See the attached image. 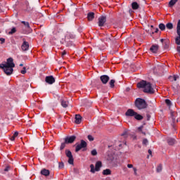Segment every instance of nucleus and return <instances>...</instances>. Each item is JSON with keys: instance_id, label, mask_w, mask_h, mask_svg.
Here are the masks:
<instances>
[{"instance_id": "nucleus-1", "label": "nucleus", "mask_w": 180, "mask_h": 180, "mask_svg": "<svg viewBox=\"0 0 180 180\" xmlns=\"http://www.w3.org/2000/svg\"><path fill=\"white\" fill-rule=\"evenodd\" d=\"M0 68L4 70V72L6 75H11L13 72V68H15V63H13V58H8L6 63L0 64Z\"/></svg>"}, {"instance_id": "nucleus-2", "label": "nucleus", "mask_w": 180, "mask_h": 180, "mask_svg": "<svg viewBox=\"0 0 180 180\" xmlns=\"http://www.w3.org/2000/svg\"><path fill=\"white\" fill-rule=\"evenodd\" d=\"M137 88H143V92L145 94H150V95H153V94L155 92L151 86V83L144 80H142L137 84Z\"/></svg>"}, {"instance_id": "nucleus-3", "label": "nucleus", "mask_w": 180, "mask_h": 180, "mask_svg": "<svg viewBox=\"0 0 180 180\" xmlns=\"http://www.w3.org/2000/svg\"><path fill=\"white\" fill-rule=\"evenodd\" d=\"M135 108H138L139 110H143V109H147L148 104L144 98H138L134 102Z\"/></svg>"}, {"instance_id": "nucleus-4", "label": "nucleus", "mask_w": 180, "mask_h": 180, "mask_svg": "<svg viewBox=\"0 0 180 180\" xmlns=\"http://www.w3.org/2000/svg\"><path fill=\"white\" fill-rule=\"evenodd\" d=\"M86 147H88V143H86V141H84V139H82L80 143L76 144L75 153H78V151L82 149L83 151H86Z\"/></svg>"}, {"instance_id": "nucleus-5", "label": "nucleus", "mask_w": 180, "mask_h": 180, "mask_svg": "<svg viewBox=\"0 0 180 180\" xmlns=\"http://www.w3.org/2000/svg\"><path fill=\"white\" fill-rule=\"evenodd\" d=\"M90 172L92 174H95V172H98L101 171V168H102V162L98 161L96 162V167L94 165V164H91L90 165Z\"/></svg>"}, {"instance_id": "nucleus-6", "label": "nucleus", "mask_w": 180, "mask_h": 180, "mask_svg": "<svg viewBox=\"0 0 180 180\" xmlns=\"http://www.w3.org/2000/svg\"><path fill=\"white\" fill-rule=\"evenodd\" d=\"M65 153L66 157L68 158V164H70V165H74V157L72 156V153H71L70 150H65Z\"/></svg>"}, {"instance_id": "nucleus-7", "label": "nucleus", "mask_w": 180, "mask_h": 180, "mask_svg": "<svg viewBox=\"0 0 180 180\" xmlns=\"http://www.w3.org/2000/svg\"><path fill=\"white\" fill-rule=\"evenodd\" d=\"M176 29H177L176 33L179 37L176 38L175 41H176V44H177L178 46H180V20H179L177 22Z\"/></svg>"}, {"instance_id": "nucleus-8", "label": "nucleus", "mask_w": 180, "mask_h": 180, "mask_svg": "<svg viewBox=\"0 0 180 180\" xmlns=\"http://www.w3.org/2000/svg\"><path fill=\"white\" fill-rule=\"evenodd\" d=\"M77 140V136H67L65 138V141L67 144H72Z\"/></svg>"}, {"instance_id": "nucleus-9", "label": "nucleus", "mask_w": 180, "mask_h": 180, "mask_svg": "<svg viewBox=\"0 0 180 180\" xmlns=\"http://www.w3.org/2000/svg\"><path fill=\"white\" fill-rule=\"evenodd\" d=\"M105 23H106V16L101 15L100 18H98V26L102 27L105 25Z\"/></svg>"}, {"instance_id": "nucleus-10", "label": "nucleus", "mask_w": 180, "mask_h": 180, "mask_svg": "<svg viewBox=\"0 0 180 180\" xmlns=\"http://www.w3.org/2000/svg\"><path fill=\"white\" fill-rule=\"evenodd\" d=\"M135 115H137V112L133 109H128L125 112V116L127 117H133Z\"/></svg>"}, {"instance_id": "nucleus-11", "label": "nucleus", "mask_w": 180, "mask_h": 180, "mask_svg": "<svg viewBox=\"0 0 180 180\" xmlns=\"http://www.w3.org/2000/svg\"><path fill=\"white\" fill-rule=\"evenodd\" d=\"M70 39H71L72 40L73 39H75V34H74L73 33H72L70 32H67L66 35L65 37V41L68 43V40H70Z\"/></svg>"}, {"instance_id": "nucleus-12", "label": "nucleus", "mask_w": 180, "mask_h": 180, "mask_svg": "<svg viewBox=\"0 0 180 180\" xmlns=\"http://www.w3.org/2000/svg\"><path fill=\"white\" fill-rule=\"evenodd\" d=\"M45 81L47 84H49L50 85L54 84L56 82V79H54V77L53 76H47L45 78Z\"/></svg>"}, {"instance_id": "nucleus-13", "label": "nucleus", "mask_w": 180, "mask_h": 180, "mask_svg": "<svg viewBox=\"0 0 180 180\" xmlns=\"http://www.w3.org/2000/svg\"><path fill=\"white\" fill-rule=\"evenodd\" d=\"M100 79L101 82L105 85L109 82L110 77L108 75H102L100 77Z\"/></svg>"}, {"instance_id": "nucleus-14", "label": "nucleus", "mask_w": 180, "mask_h": 180, "mask_svg": "<svg viewBox=\"0 0 180 180\" xmlns=\"http://www.w3.org/2000/svg\"><path fill=\"white\" fill-rule=\"evenodd\" d=\"M116 39L112 36V34H106L105 41H110V43H115Z\"/></svg>"}, {"instance_id": "nucleus-15", "label": "nucleus", "mask_w": 180, "mask_h": 180, "mask_svg": "<svg viewBox=\"0 0 180 180\" xmlns=\"http://www.w3.org/2000/svg\"><path fill=\"white\" fill-rule=\"evenodd\" d=\"M24 41L21 46V49L23 51H27L29 50V42L26 41L25 39H23Z\"/></svg>"}, {"instance_id": "nucleus-16", "label": "nucleus", "mask_w": 180, "mask_h": 180, "mask_svg": "<svg viewBox=\"0 0 180 180\" xmlns=\"http://www.w3.org/2000/svg\"><path fill=\"white\" fill-rule=\"evenodd\" d=\"M75 123H76V124H79L82 122V117H81L79 114H77L75 115Z\"/></svg>"}, {"instance_id": "nucleus-17", "label": "nucleus", "mask_w": 180, "mask_h": 180, "mask_svg": "<svg viewBox=\"0 0 180 180\" xmlns=\"http://www.w3.org/2000/svg\"><path fill=\"white\" fill-rule=\"evenodd\" d=\"M158 49H160V46L158 45H152L151 47L150 48V50L152 53H154L156 54L158 51Z\"/></svg>"}, {"instance_id": "nucleus-18", "label": "nucleus", "mask_w": 180, "mask_h": 180, "mask_svg": "<svg viewBox=\"0 0 180 180\" xmlns=\"http://www.w3.org/2000/svg\"><path fill=\"white\" fill-rule=\"evenodd\" d=\"M95 18V13L94 12H90L87 13V19L89 22L94 20Z\"/></svg>"}, {"instance_id": "nucleus-19", "label": "nucleus", "mask_w": 180, "mask_h": 180, "mask_svg": "<svg viewBox=\"0 0 180 180\" xmlns=\"http://www.w3.org/2000/svg\"><path fill=\"white\" fill-rule=\"evenodd\" d=\"M41 174L44 175V176H49V175H50V170L47 169H42L41 171Z\"/></svg>"}, {"instance_id": "nucleus-20", "label": "nucleus", "mask_w": 180, "mask_h": 180, "mask_svg": "<svg viewBox=\"0 0 180 180\" xmlns=\"http://www.w3.org/2000/svg\"><path fill=\"white\" fill-rule=\"evenodd\" d=\"M25 6H26V8L25 9V11L26 12H32V11H33V8L30 7L28 1H25Z\"/></svg>"}, {"instance_id": "nucleus-21", "label": "nucleus", "mask_w": 180, "mask_h": 180, "mask_svg": "<svg viewBox=\"0 0 180 180\" xmlns=\"http://www.w3.org/2000/svg\"><path fill=\"white\" fill-rule=\"evenodd\" d=\"M131 8H132V9L136 11V10L139 9V8H140V6L139 5V4L137 2L134 1L131 4Z\"/></svg>"}, {"instance_id": "nucleus-22", "label": "nucleus", "mask_w": 180, "mask_h": 180, "mask_svg": "<svg viewBox=\"0 0 180 180\" xmlns=\"http://www.w3.org/2000/svg\"><path fill=\"white\" fill-rule=\"evenodd\" d=\"M60 103H61V106H63V108H68V101L62 98L60 99Z\"/></svg>"}, {"instance_id": "nucleus-23", "label": "nucleus", "mask_w": 180, "mask_h": 180, "mask_svg": "<svg viewBox=\"0 0 180 180\" xmlns=\"http://www.w3.org/2000/svg\"><path fill=\"white\" fill-rule=\"evenodd\" d=\"M178 78H179V76H178V75H174V76H169V79L172 82H174V81H176V79H178Z\"/></svg>"}, {"instance_id": "nucleus-24", "label": "nucleus", "mask_w": 180, "mask_h": 180, "mask_svg": "<svg viewBox=\"0 0 180 180\" xmlns=\"http://www.w3.org/2000/svg\"><path fill=\"white\" fill-rule=\"evenodd\" d=\"M178 2V0H170L169 2V8H172L175 4Z\"/></svg>"}, {"instance_id": "nucleus-25", "label": "nucleus", "mask_w": 180, "mask_h": 180, "mask_svg": "<svg viewBox=\"0 0 180 180\" xmlns=\"http://www.w3.org/2000/svg\"><path fill=\"white\" fill-rule=\"evenodd\" d=\"M166 28L169 29V30H172V29H174V25L172 22H168L166 24Z\"/></svg>"}, {"instance_id": "nucleus-26", "label": "nucleus", "mask_w": 180, "mask_h": 180, "mask_svg": "<svg viewBox=\"0 0 180 180\" xmlns=\"http://www.w3.org/2000/svg\"><path fill=\"white\" fill-rule=\"evenodd\" d=\"M136 120H143V117L141 115L136 112V115L134 117Z\"/></svg>"}, {"instance_id": "nucleus-27", "label": "nucleus", "mask_w": 180, "mask_h": 180, "mask_svg": "<svg viewBox=\"0 0 180 180\" xmlns=\"http://www.w3.org/2000/svg\"><path fill=\"white\" fill-rule=\"evenodd\" d=\"M167 143H168L169 146H174L175 144V139H167Z\"/></svg>"}, {"instance_id": "nucleus-28", "label": "nucleus", "mask_w": 180, "mask_h": 180, "mask_svg": "<svg viewBox=\"0 0 180 180\" xmlns=\"http://www.w3.org/2000/svg\"><path fill=\"white\" fill-rule=\"evenodd\" d=\"M110 174H112V171L109 169H106L103 171V175H110Z\"/></svg>"}, {"instance_id": "nucleus-29", "label": "nucleus", "mask_w": 180, "mask_h": 180, "mask_svg": "<svg viewBox=\"0 0 180 180\" xmlns=\"http://www.w3.org/2000/svg\"><path fill=\"white\" fill-rule=\"evenodd\" d=\"M159 29L162 31L164 32L166 29V25L164 23H160L159 24Z\"/></svg>"}, {"instance_id": "nucleus-30", "label": "nucleus", "mask_w": 180, "mask_h": 180, "mask_svg": "<svg viewBox=\"0 0 180 180\" xmlns=\"http://www.w3.org/2000/svg\"><path fill=\"white\" fill-rule=\"evenodd\" d=\"M18 135H19V132L15 131V132L13 134V136L11 137V141H15V139H16V137H18Z\"/></svg>"}, {"instance_id": "nucleus-31", "label": "nucleus", "mask_w": 180, "mask_h": 180, "mask_svg": "<svg viewBox=\"0 0 180 180\" xmlns=\"http://www.w3.org/2000/svg\"><path fill=\"white\" fill-rule=\"evenodd\" d=\"M21 23H22L27 29H30V24H29V22L22 21Z\"/></svg>"}, {"instance_id": "nucleus-32", "label": "nucleus", "mask_w": 180, "mask_h": 180, "mask_svg": "<svg viewBox=\"0 0 180 180\" xmlns=\"http://www.w3.org/2000/svg\"><path fill=\"white\" fill-rule=\"evenodd\" d=\"M143 126L138 127V131L139 133H141L142 134H143V136H146V131H143Z\"/></svg>"}, {"instance_id": "nucleus-33", "label": "nucleus", "mask_w": 180, "mask_h": 180, "mask_svg": "<svg viewBox=\"0 0 180 180\" xmlns=\"http://www.w3.org/2000/svg\"><path fill=\"white\" fill-rule=\"evenodd\" d=\"M150 31L148 30V32L149 34H150V36H153V34H154V25H150Z\"/></svg>"}, {"instance_id": "nucleus-34", "label": "nucleus", "mask_w": 180, "mask_h": 180, "mask_svg": "<svg viewBox=\"0 0 180 180\" xmlns=\"http://www.w3.org/2000/svg\"><path fill=\"white\" fill-rule=\"evenodd\" d=\"M157 172H161L162 171V165L160 164L156 168Z\"/></svg>"}, {"instance_id": "nucleus-35", "label": "nucleus", "mask_w": 180, "mask_h": 180, "mask_svg": "<svg viewBox=\"0 0 180 180\" xmlns=\"http://www.w3.org/2000/svg\"><path fill=\"white\" fill-rule=\"evenodd\" d=\"M115 82H116V81H115V79H111L110 81L109 84H110V88H115Z\"/></svg>"}, {"instance_id": "nucleus-36", "label": "nucleus", "mask_w": 180, "mask_h": 180, "mask_svg": "<svg viewBox=\"0 0 180 180\" xmlns=\"http://www.w3.org/2000/svg\"><path fill=\"white\" fill-rule=\"evenodd\" d=\"M16 33V27H13L11 30L8 32V34H13Z\"/></svg>"}, {"instance_id": "nucleus-37", "label": "nucleus", "mask_w": 180, "mask_h": 180, "mask_svg": "<svg viewBox=\"0 0 180 180\" xmlns=\"http://www.w3.org/2000/svg\"><path fill=\"white\" fill-rule=\"evenodd\" d=\"M91 155H94V156L98 155V151H96V149H94L91 151Z\"/></svg>"}, {"instance_id": "nucleus-38", "label": "nucleus", "mask_w": 180, "mask_h": 180, "mask_svg": "<svg viewBox=\"0 0 180 180\" xmlns=\"http://www.w3.org/2000/svg\"><path fill=\"white\" fill-rule=\"evenodd\" d=\"M165 103H166V105H167L169 107H170V106L172 105V103H171V100H169V99H166V100H165Z\"/></svg>"}, {"instance_id": "nucleus-39", "label": "nucleus", "mask_w": 180, "mask_h": 180, "mask_svg": "<svg viewBox=\"0 0 180 180\" xmlns=\"http://www.w3.org/2000/svg\"><path fill=\"white\" fill-rule=\"evenodd\" d=\"M58 168H59V169H63V168H64V162H59Z\"/></svg>"}, {"instance_id": "nucleus-40", "label": "nucleus", "mask_w": 180, "mask_h": 180, "mask_svg": "<svg viewBox=\"0 0 180 180\" xmlns=\"http://www.w3.org/2000/svg\"><path fill=\"white\" fill-rule=\"evenodd\" d=\"M65 144H67V143H65V142L62 143L61 145H60V150H64V148H65Z\"/></svg>"}, {"instance_id": "nucleus-41", "label": "nucleus", "mask_w": 180, "mask_h": 180, "mask_svg": "<svg viewBox=\"0 0 180 180\" xmlns=\"http://www.w3.org/2000/svg\"><path fill=\"white\" fill-rule=\"evenodd\" d=\"M87 139L88 140H89V141H94V136H92L91 135H88Z\"/></svg>"}, {"instance_id": "nucleus-42", "label": "nucleus", "mask_w": 180, "mask_h": 180, "mask_svg": "<svg viewBox=\"0 0 180 180\" xmlns=\"http://www.w3.org/2000/svg\"><path fill=\"white\" fill-rule=\"evenodd\" d=\"M142 143L143 146H147V144H148V140H147V139H144Z\"/></svg>"}, {"instance_id": "nucleus-43", "label": "nucleus", "mask_w": 180, "mask_h": 180, "mask_svg": "<svg viewBox=\"0 0 180 180\" xmlns=\"http://www.w3.org/2000/svg\"><path fill=\"white\" fill-rule=\"evenodd\" d=\"M67 55V51H63L62 53H61V57L63 58H64V56Z\"/></svg>"}, {"instance_id": "nucleus-44", "label": "nucleus", "mask_w": 180, "mask_h": 180, "mask_svg": "<svg viewBox=\"0 0 180 180\" xmlns=\"http://www.w3.org/2000/svg\"><path fill=\"white\" fill-rule=\"evenodd\" d=\"M20 72L23 75L26 74V67H23L22 70L20 71Z\"/></svg>"}, {"instance_id": "nucleus-45", "label": "nucleus", "mask_w": 180, "mask_h": 180, "mask_svg": "<svg viewBox=\"0 0 180 180\" xmlns=\"http://www.w3.org/2000/svg\"><path fill=\"white\" fill-rule=\"evenodd\" d=\"M121 136H123L124 137H127V131H124Z\"/></svg>"}, {"instance_id": "nucleus-46", "label": "nucleus", "mask_w": 180, "mask_h": 180, "mask_svg": "<svg viewBox=\"0 0 180 180\" xmlns=\"http://www.w3.org/2000/svg\"><path fill=\"white\" fill-rule=\"evenodd\" d=\"M0 41H1V44H4V43H5V39L0 38Z\"/></svg>"}, {"instance_id": "nucleus-47", "label": "nucleus", "mask_w": 180, "mask_h": 180, "mask_svg": "<svg viewBox=\"0 0 180 180\" xmlns=\"http://www.w3.org/2000/svg\"><path fill=\"white\" fill-rule=\"evenodd\" d=\"M9 169H11V167L7 166V167L4 169V171H5L6 172H7L8 171H9Z\"/></svg>"}, {"instance_id": "nucleus-48", "label": "nucleus", "mask_w": 180, "mask_h": 180, "mask_svg": "<svg viewBox=\"0 0 180 180\" xmlns=\"http://www.w3.org/2000/svg\"><path fill=\"white\" fill-rule=\"evenodd\" d=\"M157 70H162V68H161V67L155 68L154 72L157 71Z\"/></svg>"}, {"instance_id": "nucleus-49", "label": "nucleus", "mask_w": 180, "mask_h": 180, "mask_svg": "<svg viewBox=\"0 0 180 180\" xmlns=\"http://www.w3.org/2000/svg\"><path fill=\"white\" fill-rule=\"evenodd\" d=\"M146 117H147V120H150L151 115H150V114H147Z\"/></svg>"}, {"instance_id": "nucleus-50", "label": "nucleus", "mask_w": 180, "mask_h": 180, "mask_svg": "<svg viewBox=\"0 0 180 180\" xmlns=\"http://www.w3.org/2000/svg\"><path fill=\"white\" fill-rule=\"evenodd\" d=\"M160 30H158V28H155L153 30L154 33H157L158 32H159Z\"/></svg>"}, {"instance_id": "nucleus-51", "label": "nucleus", "mask_w": 180, "mask_h": 180, "mask_svg": "<svg viewBox=\"0 0 180 180\" xmlns=\"http://www.w3.org/2000/svg\"><path fill=\"white\" fill-rule=\"evenodd\" d=\"M127 167H128V168H133V165H131V164H128V165H127Z\"/></svg>"}, {"instance_id": "nucleus-52", "label": "nucleus", "mask_w": 180, "mask_h": 180, "mask_svg": "<svg viewBox=\"0 0 180 180\" xmlns=\"http://www.w3.org/2000/svg\"><path fill=\"white\" fill-rule=\"evenodd\" d=\"M73 171H74V172H75V174H78V169H77L74 168V169H73Z\"/></svg>"}, {"instance_id": "nucleus-53", "label": "nucleus", "mask_w": 180, "mask_h": 180, "mask_svg": "<svg viewBox=\"0 0 180 180\" xmlns=\"http://www.w3.org/2000/svg\"><path fill=\"white\" fill-rule=\"evenodd\" d=\"M148 154H150V155H152V154H153V151H151L150 149H149V150H148Z\"/></svg>"}, {"instance_id": "nucleus-54", "label": "nucleus", "mask_w": 180, "mask_h": 180, "mask_svg": "<svg viewBox=\"0 0 180 180\" xmlns=\"http://www.w3.org/2000/svg\"><path fill=\"white\" fill-rule=\"evenodd\" d=\"M134 172H137V169L136 167H133Z\"/></svg>"}, {"instance_id": "nucleus-55", "label": "nucleus", "mask_w": 180, "mask_h": 180, "mask_svg": "<svg viewBox=\"0 0 180 180\" xmlns=\"http://www.w3.org/2000/svg\"><path fill=\"white\" fill-rule=\"evenodd\" d=\"M164 40H165V39H160L161 43H164Z\"/></svg>"}, {"instance_id": "nucleus-56", "label": "nucleus", "mask_w": 180, "mask_h": 180, "mask_svg": "<svg viewBox=\"0 0 180 180\" xmlns=\"http://www.w3.org/2000/svg\"><path fill=\"white\" fill-rule=\"evenodd\" d=\"M20 67H23V64H22V63H20Z\"/></svg>"}, {"instance_id": "nucleus-57", "label": "nucleus", "mask_w": 180, "mask_h": 180, "mask_svg": "<svg viewBox=\"0 0 180 180\" xmlns=\"http://www.w3.org/2000/svg\"><path fill=\"white\" fill-rule=\"evenodd\" d=\"M134 174H135V175H137V172H134Z\"/></svg>"}, {"instance_id": "nucleus-58", "label": "nucleus", "mask_w": 180, "mask_h": 180, "mask_svg": "<svg viewBox=\"0 0 180 180\" xmlns=\"http://www.w3.org/2000/svg\"><path fill=\"white\" fill-rule=\"evenodd\" d=\"M148 157H150V156H149V155H148V157H147V158H148Z\"/></svg>"}, {"instance_id": "nucleus-59", "label": "nucleus", "mask_w": 180, "mask_h": 180, "mask_svg": "<svg viewBox=\"0 0 180 180\" xmlns=\"http://www.w3.org/2000/svg\"><path fill=\"white\" fill-rule=\"evenodd\" d=\"M153 1H157V0H153Z\"/></svg>"}]
</instances>
